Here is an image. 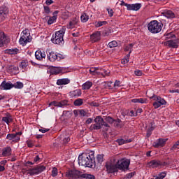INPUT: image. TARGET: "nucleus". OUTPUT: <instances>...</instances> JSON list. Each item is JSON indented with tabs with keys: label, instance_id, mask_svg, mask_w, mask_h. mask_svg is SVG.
<instances>
[{
	"label": "nucleus",
	"instance_id": "c9c22d12",
	"mask_svg": "<svg viewBox=\"0 0 179 179\" xmlns=\"http://www.w3.org/2000/svg\"><path fill=\"white\" fill-rule=\"evenodd\" d=\"M73 104L74 106H76V107H79L80 106H82V104H83V99H78L74 101Z\"/></svg>",
	"mask_w": 179,
	"mask_h": 179
},
{
	"label": "nucleus",
	"instance_id": "79ce46f5",
	"mask_svg": "<svg viewBox=\"0 0 179 179\" xmlns=\"http://www.w3.org/2000/svg\"><path fill=\"white\" fill-rule=\"evenodd\" d=\"M114 122L115 127H117V128H122V127H124V124H121V120L117 119Z\"/></svg>",
	"mask_w": 179,
	"mask_h": 179
},
{
	"label": "nucleus",
	"instance_id": "7ed1b4c3",
	"mask_svg": "<svg viewBox=\"0 0 179 179\" xmlns=\"http://www.w3.org/2000/svg\"><path fill=\"white\" fill-rule=\"evenodd\" d=\"M65 31H66V28L65 27H63L60 30L56 31L52 36V43H53V44H59V45L64 44V36L65 35Z\"/></svg>",
	"mask_w": 179,
	"mask_h": 179
},
{
	"label": "nucleus",
	"instance_id": "f704fd0d",
	"mask_svg": "<svg viewBox=\"0 0 179 179\" xmlns=\"http://www.w3.org/2000/svg\"><path fill=\"white\" fill-rule=\"evenodd\" d=\"M167 176V173L166 172H161L157 176H155V179H163Z\"/></svg>",
	"mask_w": 179,
	"mask_h": 179
},
{
	"label": "nucleus",
	"instance_id": "f257e3e1",
	"mask_svg": "<svg viewBox=\"0 0 179 179\" xmlns=\"http://www.w3.org/2000/svg\"><path fill=\"white\" fill-rule=\"evenodd\" d=\"M94 152L90 151L89 153H83L78 156L79 166L84 167H92L94 164Z\"/></svg>",
	"mask_w": 179,
	"mask_h": 179
},
{
	"label": "nucleus",
	"instance_id": "37998d69",
	"mask_svg": "<svg viewBox=\"0 0 179 179\" xmlns=\"http://www.w3.org/2000/svg\"><path fill=\"white\" fill-rule=\"evenodd\" d=\"M109 48H114L115 47H117L118 43L116 41H113L108 43Z\"/></svg>",
	"mask_w": 179,
	"mask_h": 179
},
{
	"label": "nucleus",
	"instance_id": "c85d7f7f",
	"mask_svg": "<svg viewBox=\"0 0 179 179\" xmlns=\"http://www.w3.org/2000/svg\"><path fill=\"white\" fill-rule=\"evenodd\" d=\"M116 142L120 145H125V143H131V142H132V139H126V140H124V138H120V139L116 140Z\"/></svg>",
	"mask_w": 179,
	"mask_h": 179
},
{
	"label": "nucleus",
	"instance_id": "f03ea898",
	"mask_svg": "<svg viewBox=\"0 0 179 179\" xmlns=\"http://www.w3.org/2000/svg\"><path fill=\"white\" fill-rule=\"evenodd\" d=\"M66 177L68 179L71 178H86V179H95L94 175L87 174V173H82V172L79 171H68L66 173Z\"/></svg>",
	"mask_w": 179,
	"mask_h": 179
},
{
	"label": "nucleus",
	"instance_id": "774afa93",
	"mask_svg": "<svg viewBox=\"0 0 179 179\" xmlns=\"http://www.w3.org/2000/svg\"><path fill=\"white\" fill-rule=\"evenodd\" d=\"M45 3L46 5H51L52 3H54V1L52 0H46Z\"/></svg>",
	"mask_w": 179,
	"mask_h": 179
},
{
	"label": "nucleus",
	"instance_id": "603ef678",
	"mask_svg": "<svg viewBox=\"0 0 179 179\" xmlns=\"http://www.w3.org/2000/svg\"><path fill=\"white\" fill-rule=\"evenodd\" d=\"M26 143L28 146V148H33V146H34V144L33 143V141L31 140H27L26 141Z\"/></svg>",
	"mask_w": 179,
	"mask_h": 179
},
{
	"label": "nucleus",
	"instance_id": "473e14b6",
	"mask_svg": "<svg viewBox=\"0 0 179 179\" xmlns=\"http://www.w3.org/2000/svg\"><path fill=\"white\" fill-rule=\"evenodd\" d=\"M80 19H81V22H83V23H86V22H87V20H89V15H87V14H86V13H83L82 14V15L80 16Z\"/></svg>",
	"mask_w": 179,
	"mask_h": 179
},
{
	"label": "nucleus",
	"instance_id": "4c0bfd02",
	"mask_svg": "<svg viewBox=\"0 0 179 179\" xmlns=\"http://www.w3.org/2000/svg\"><path fill=\"white\" fill-rule=\"evenodd\" d=\"M15 89H23V83L17 81L15 84H13Z\"/></svg>",
	"mask_w": 179,
	"mask_h": 179
},
{
	"label": "nucleus",
	"instance_id": "2f4dec72",
	"mask_svg": "<svg viewBox=\"0 0 179 179\" xmlns=\"http://www.w3.org/2000/svg\"><path fill=\"white\" fill-rule=\"evenodd\" d=\"M78 24V19L76 17L73 18L69 22V24L68 25V29H73V27H75V24Z\"/></svg>",
	"mask_w": 179,
	"mask_h": 179
},
{
	"label": "nucleus",
	"instance_id": "bf43d9fd",
	"mask_svg": "<svg viewBox=\"0 0 179 179\" xmlns=\"http://www.w3.org/2000/svg\"><path fill=\"white\" fill-rule=\"evenodd\" d=\"M50 129H40L39 132H42V134H45V132H48Z\"/></svg>",
	"mask_w": 179,
	"mask_h": 179
},
{
	"label": "nucleus",
	"instance_id": "3c124183",
	"mask_svg": "<svg viewBox=\"0 0 179 179\" xmlns=\"http://www.w3.org/2000/svg\"><path fill=\"white\" fill-rule=\"evenodd\" d=\"M108 14L109 15L110 17H113L114 16V11L111 8L106 9Z\"/></svg>",
	"mask_w": 179,
	"mask_h": 179
},
{
	"label": "nucleus",
	"instance_id": "5701e85b",
	"mask_svg": "<svg viewBox=\"0 0 179 179\" xmlns=\"http://www.w3.org/2000/svg\"><path fill=\"white\" fill-rule=\"evenodd\" d=\"M69 83H71V80H69V78H62L57 80V85L58 86H62V85H69Z\"/></svg>",
	"mask_w": 179,
	"mask_h": 179
},
{
	"label": "nucleus",
	"instance_id": "9b49d317",
	"mask_svg": "<svg viewBox=\"0 0 179 179\" xmlns=\"http://www.w3.org/2000/svg\"><path fill=\"white\" fill-rule=\"evenodd\" d=\"M45 171V166L43 165H38V166L33 168V169H29L27 170V174H29V176H37L38 174H41V173H43V171Z\"/></svg>",
	"mask_w": 179,
	"mask_h": 179
},
{
	"label": "nucleus",
	"instance_id": "ea45409f",
	"mask_svg": "<svg viewBox=\"0 0 179 179\" xmlns=\"http://www.w3.org/2000/svg\"><path fill=\"white\" fill-rule=\"evenodd\" d=\"M96 159H97L98 163H99V164H101L103 163V162H104V155H98L96 157Z\"/></svg>",
	"mask_w": 179,
	"mask_h": 179
},
{
	"label": "nucleus",
	"instance_id": "72a5a7b5",
	"mask_svg": "<svg viewBox=\"0 0 179 179\" xmlns=\"http://www.w3.org/2000/svg\"><path fill=\"white\" fill-rule=\"evenodd\" d=\"M100 75L103 76V78L106 76H108L110 75V71L109 70H102L99 69Z\"/></svg>",
	"mask_w": 179,
	"mask_h": 179
},
{
	"label": "nucleus",
	"instance_id": "de8ad7c7",
	"mask_svg": "<svg viewBox=\"0 0 179 179\" xmlns=\"http://www.w3.org/2000/svg\"><path fill=\"white\" fill-rule=\"evenodd\" d=\"M65 106H68V101L64 100V101L58 102V107H65Z\"/></svg>",
	"mask_w": 179,
	"mask_h": 179
},
{
	"label": "nucleus",
	"instance_id": "bb28decb",
	"mask_svg": "<svg viewBox=\"0 0 179 179\" xmlns=\"http://www.w3.org/2000/svg\"><path fill=\"white\" fill-rule=\"evenodd\" d=\"M13 120L12 115L9 113H6V116L2 117V121L6 122L8 125H9L10 122H12Z\"/></svg>",
	"mask_w": 179,
	"mask_h": 179
},
{
	"label": "nucleus",
	"instance_id": "4d7b16f0",
	"mask_svg": "<svg viewBox=\"0 0 179 179\" xmlns=\"http://www.w3.org/2000/svg\"><path fill=\"white\" fill-rule=\"evenodd\" d=\"M50 107H51V106H55V107H58V102L54 101H52L49 103Z\"/></svg>",
	"mask_w": 179,
	"mask_h": 179
},
{
	"label": "nucleus",
	"instance_id": "ddd939ff",
	"mask_svg": "<svg viewBox=\"0 0 179 179\" xmlns=\"http://www.w3.org/2000/svg\"><path fill=\"white\" fill-rule=\"evenodd\" d=\"M166 164H167L166 162H162L159 160H152L148 163V166L152 169L160 167V166H166Z\"/></svg>",
	"mask_w": 179,
	"mask_h": 179
},
{
	"label": "nucleus",
	"instance_id": "393cba45",
	"mask_svg": "<svg viewBox=\"0 0 179 179\" xmlns=\"http://www.w3.org/2000/svg\"><path fill=\"white\" fill-rule=\"evenodd\" d=\"M131 103H140L141 104H148V99L146 98H139L133 99L131 100Z\"/></svg>",
	"mask_w": 179,
	"mask_h": 179
},
{
	"label": "nucleus",
	"instance_id": "0eeeda50",
	"mask_svg": "<svg viewBox=\"0 0 179 179\" xmlns=\"http://www.w3.org/2000/svg\"><path fill=\"white\" fill-rule=\"evenodd\" d=\"M129 164H131V161L127 159H121L116 160V165L117 170H121L122 171H127L129 169Z\"/></svg>",
	"mask_w": 179,
	"mask_h": 179
},
{
	"label": "nucleus",
	"instance_id": "2eb2a0df",
	"mask_svg": "<svg viewBox=\"0 0 179 179\" xmlns=\"http://www.w3.org/2000/svg\"><path fill=\"white\" fill-rule=\"evenodd\" d=\"M166 142H167V138H159L153 143L152 146L154 148H163L166 145Z\"/></svg>",
	"mask_w": 179,
	"mask_h": 179
},
{
	"label": "nucleus",
	"instance_id": "4468645a",
	"mask_svg": "<svg viewBox=\"0 0 179 179\" xmlns=\"http://www.w3.org/2000/svg\"><path fill=\"white\" fill-rule=\"evenodd\" d=\"M9 13V10L5 6L0 7V20H5Z\"/></svg>",
	"mask_w": 179,
	"mask_h": 179
},
{
	"label": "nucleus",
	"instance_id": "338daca9",
	"mask_svg": "<svg viewBox=\"0 0 179 179\" xmlns=\"http://www.w3.org/2000/svg\"><path fill=\"white\" fill-rule=\"evenodd\" d=\"M126 8H127V10H132V4L127 3V6Z\"/></svg>",
	"mask_w": 179,
	"mask_h": 179
},
{
	"label": "nucleus",
	"instance_id": "58836bf2",
	"mask_svg": "<svg viewBox=\"0 0 179 179\" xmlns=\"http://www.w3.org/2000/svg\"><path fill=\"white\" fill-rule=\"evenodd\" d=\"M55 22H57V16L54 15L49 18L48 24H52L53 23H55Z\"/></svg>",
	"mask_w": 179,
	"mask_h": 179
},
{
	"label": "nucleus",
	"instance_id": "aec40b11",
	"mask_svg": "<svg viewBox=\"0 0 179 179\" xmlns=\"http://www.w3.org/2000/svg\"><path fill=\"white\" fill-rule=\"evenodd\" d=\"M35 57L38 61H41L43 58H45V52L41 50H36L35 52Z\"/></svg>",
	"mask_w": 179,
	"mask_h": 179
},
{
	"label": "nucleus",
	"instance_id": "052dcab7",
	"mask_svg": "<svg viewBox=\"0 0 179 179\" xmlns=\"http://www.w3.org/2000/svg\"><path fill=\"white\" fill-rule=\"evenodd\" d=\"M69 141H71V138L69 137H65L63 139V143H68V142H69Z\"/></svg>",
	"mask_w": 179,
	"mask_h": 179
},
{
	"label": "nucleus",
	"instance_id": "f3484780",
	"mask_svg": "<svg viewBox=\"0 0 179 179\" xmlns=\"http://www.w3.org/2000/svg\"><path fill=\"white\" fill-rule=\"evenodd\" d=\"M13 84L12 83H8L6 81H3L0 85V90H10L13 89Z\"/></svg>",
	"mask_w": 179,
	"mask_h": 179
},
{
	"label": "nucleus",
	"instance_id": "4be33fe9",
	"mask_svg": "<svg viewBox=\"0 0 179 179\" xmlns=\"http://www.w3.org/2000/svg\"><path fill=\"white\" fill-rule=\"evenodd\" d=\"M69 96L71 97H80V96H82V91L80 89L71 91L69 92Z\"/></svg>",
	"mask_w": 179,
	"mask_h": 179
},
{
	"label": "nucleus",
	"instance_id": "cd10ccee",
	"mask_svg": "<svg viewBox=\"0 0 179 179\" xmlns=\"http://www.w3.org/2000/svg\"><path fill=\"white\" fill-rule=\"evenodd\" d=\"M8 72H12L13 73H19V67L13 65H10L8 66Z\"/></svg>",
	"mask_w": 179,
	"mask_h": 179
},
{
	"label": "nucleus",
	"instance_id": "a18cd8bd",
	"mask_svg": "<svg viewBox=\"0 0 179 179\" xmlns=\"http://www.w3.org/2000/svg\"><path fill=\"white\" fill-rule=\"evenodd\" d=\"M132 48H134V43H131L127 45L124 48V51H129V52H132Z\"/></svg>",
	"mask_w": 179,
	"mask_h": 179
},
{
	"label": "nucleus",
	"instance_id": "a211bd4d",
	"mask_svg": "<svg viewBox=\"0 0 179 179\" xmlns=\"http://www.w3.org/2000/svg\"><path fill=\"white\" fill-rule=\"evenodd\" d=\"M101 38V33L100 31H96L90 36V40L92 43H97Z\"/></svg>",
	"mask_w": 179,
	"mask_h": 179
},
{
	"label": "nucleus",
	"instance_id": "49530a36",
	"mask_svg": "<svg viewBox=\"0 0 179 179\" xmlns=\"http://www.w3.org/2000/svg\"><path fill=\"white\" fill-rule=\"evenodd\" d=\"M107 24V21H99L96 23V27H101V26H104Z\"/></svg>",
	"mask_w": 179,
	"mask_h": 179
},
{
	"label": "nucleus",
	"instance_id": "9d476101",
	"mask_svg": "<svg viewBox=\"0 0 179 179\" xmlns=\"http://www.w3.org/2000/svg\"><path fill=\"white\" fill-rule=\"evenodd\" d=\"M30 41H31V37L30 36V34H29L27 31L24 29L22 32V36L19 40V43L21 45L24 46L26 45V44H27V43H30Z\"/></svg>",
	"mask_w": 179,
	"mask_h": 179
},
{
	"label": "nucleus",
	"instance_id": "09e8293b",
	"mask_svg": "<svg viewBox=\"0 0 179 179\" xmlns=\"http://www.w3.org/2000/svg\"><path fill=\"white\" fill-rule=\"evenodd\" d=\"M57 176H58V169L55 167L52 170V177H57Z\"/></svg>",
	"mask_w": 179,
	"mask_h": 179
},
{
	"label": "nucleus",
	"instance_id": "864d4df0",
	"mask_svg": "<svg viewBox=\"0 0 179 179\" xmlns=\"http://www.w3.org/2000/svg\"><path fill=\"white\" fill-rule=\"evenodd\" d=\"M166 38H174L176 37V35L173 33H169L166 34Z\"/></svg>",
	"mask_w": 179,
	"mask_h": 179
},
{
	"label": "nucleus",
	"instance_id": "69168bd1",
	"mask_svg": "<svg viewBox=\"0 0 179 179\" xmlns=\"http://www.w3.org/2000/svg\"><path fill=\"white\" fill-rule=\"evenodd\" d=\"M71 36H73V37H79V32H73L71 33Z\"/></svg>",
	"mask_w": 179,
	"mask_h": 179
},
{
	"label": "nucleus",
	"instance_id": "c756f323",
	"mask_svg": "<svg viewBox=\"0 0 179 179\" xmlns=\"http://www.w3.org/2000/svg\"><path fill=\"white\" fill-rule=\"evenodd\" d=\"M27 66H29V61L27 60H22L19 64V67L24 69V71L27 69Z\"/></svg>",
	"mask_w": 179,
	"mask_h": 179
},
{
	"label": "nucleus",
	"instance_id": "dca6fc26",
	"mask_svg": "<svg viewBox=\"0 0 179 179\" xmlns=\"http://www.w3.org/2000/svg\"><path fill=\"white\" fill-rule=\"evenodd\" d=\"M165 44L171 48H178L179 39L167 41Z\"/></svg>",
	"mask_w": 179,
	"mask_h": 179
},
{
	"label": "nucleus",
	"instance_id": "7c9ffc66",
	"mask_svg": "<svg viewBox=\"0 0 179 179\" xmlns=\"http://www.w3.org/2000/svg\"><path fill=\"white\" fill-rule=\"evenodd\" d=\"M92 86H93V83L91 81H87L82 85V87L83 90H89Z\"/></svg>",
	"mask_w": 179,
	"mask_h": 179
},
{
	"label": "nucleus",
	"instance_id": "c03bdc74",
	"mask_svg": "<svg viewBox=\"0 0 179 179\" xmlns=\"http://www.w3.org/2000/svg\"><path fill=\"white\" fill-rule=\"evenodd\" d=\"M78 114L80 117H87V112L83 109L78 110Z\"/></svg>",
	"mask_w": 179,
	"mask_h": 179
},
{
	"label": "nucleus",
	"instance_id": "e2e57ef3",
	"mask_svg": "<svg viewBox=\"0 0 179 179\" xmlns=\"http://www.w3.org/2000/svg\"><path fill=\"white\" fill-rule=\"evenodd\" d=\"M91 106H92L93 107H99V103L93 101L91 103Z\"/></svg>",
	"mask_w": 179,
	"mask_h": 179
},
{
	"label": "nucleus",
	"instance_id": "39448f33",
	"mask_svg": "<svg viewBox=\"0 0 179 179\" xmlns=\"http://www.w3.org/2000/svg\"><path fill=\"white\" fill-rule=\"evenodd\" d=\"M148 31L150 33H152V34H156L157 33H160L162 31V24L159 22L157 20H152L149 22L148 24Z\"/></svg>",
	"mask_w": 179,
	"mask_h": 179
},
{
	"label": "nucleus",
	"instance_id": "b1692460",
	"mask_svg": "<svg viewBox=\"0 0 179 179\" xmlns=\"http://www.w3.org/2000/svg\"><path fill=\"white\" fill-rule=\"evenodd\" d=\"M90 73L94 76H100V69L97 67H92L90 69Z\"/></svg>",
	"mask_w": 179,
	"mask_h": 179
},
{
	"label": "nucleus",
	"instance_id": "20e7f679",
	"mask_svg": "<svg viewBox=\"0 0 179 179\" xmlns=\"http://www.w3.org/2000/svg\"><path fill=\"white\" fill-rule=\"evenodd\" d=\"M95 124H92L90 127L91 131H99V129H101L103 127H106V128H110V125L107 124V122H104V119L101 117V116H96L94 120Z\"/></svg>",
	"mask_w": 179,
	"mask_h": 179
},
{
	"label": "nucleus",
	"instance_id": "f8f14e48",
	"mask_svg": "<svg viewBox=\"0 0 179 179\" xmlns=\"http://www.w3.org/2000/svg\"><path fill=\"white\" fill-rule=\"evenodd\" d=\"M22 131L17 132L15 134H8L6 136V139L10 141L13 143H17L20 141V136L22 135Z\"/></svg>",
	"mask_w": 179,
	"mask_h": 179
},
{
	"label": "nucleus",
	"instance_id": "1a4fd4ad",
	"mask_svg": "<svg viewBox=\"0 0 179 179\" xmlns=\"http://www.w3.org/2000/svg\"><path fill=\"white\" fill-rule=\"evenodd\" d=\"M150 99H152L155 101L152 103V106L154 108H155V110L159 108V107H162V106H166V104L167 103V102L166 101V100H164V99L159 96L154 95Z\"/></svg>",
	"mask_w": 179,
	"mask_h": 179
},
{
	"label": "nucleus",
	"instance_id": "6ab92c4d",
	"mask_svg": "<svg viewBox=\"0 0 179 179\" xmlns=\"http://www.w3.org/2000/svg\"><path fill=\"white\" fill-rule=\"evenodd\" d=\"M8 36L5 35L3 31H0V47H3L4 44H8Z\"/></svg>",
	"mask_w": 179,
	"mask_h": 179
},
{
	"label": "nucleus",
	"instance_id": "412c9836",
	"mask_svg": "<svg viewBox=\"0 0 179 179\" xmlns=\"http://www.w3.org/2000/svg\"><path fill=\"white\" fill-rule=\"evenodd\" d=\"M164 16L167 19H174L176 17V13L170 10H166L163 13Z\"/></svg>",
	"mask_w": 179,
	"mask_h": 179
},
{
	"label": "nucleus",
	"instance_id": "a878e982",
	"mask_svg": "<svg viewBox=\"0 0 179 179\" xmlns=\"http://www.w3.org/2000/svg\"><path fill=\"white\" fill-rule=\"evenodd\" d=\"M2 155L4 157L10 156L12 155V148L10 147H6L3 149Z\"/></svg>",
	"mask_w": 179,
	"mask_h": 179
},
{
	"label": "nucleus",
	"instance_id": "a19ab883",
	"mask_svg": "<svg viewBox=\"0 0 179 179\" xmlns=\"http://www.w3.org/2000/svg\"><path fill=\"white\" fill-rule=\"evenodd\" d=\"M142 6L141 5V3H135V4H132V8H131V10H139V9H141V7Z\"/></svg>",
	"mask_w": 179,
	"mask_h": 179
},
{
	"label": "nucleus",
	"instance_id": "e433bc0d",
	"mask_svg": "<svg viewBox=\"0 0 179 179\" xmlns=\"http://www.w3.org/2000/svg\"><path fill=\"white\" fill-rule=\"evenodd\" d=\"M17 52H19V49L17 48H15V49H8L7 50V53L10 54L11 55H13L15 54H17Z\"/></svg>",
	"mask_w": 179,
	"mask_h": 179
},
{
	"label": "nucleus",
	"instance_id": "5fc2aeb1",
	"mask_svg": "<svg viewBox=\"0 0 179 179\" xmlns=\"http://www.w3.org/2000/svg\"><path fill=\"white\" fill-rule=\"evenodd\" d=\"M106 121L107 122H109V124H113V122H114V119H113V117L108 116L106 117Z\"/></svg>",
	"mask_w": 179,
	"mask_h": 179
},
{
	"label": "nucleus",
	"instance_id": "6e6552de",
	"mask_svg": "<svg viewBox=\"0 0 179 179\" xmlns=\"http://www.w3.org/2000/svg\"><path fill=\"white\" fill-rule=\"evenodd\" d=\"M47 58L50 62H55L57 59H64V56L61 54H58L51 50H48L46 52Z\"/></svg>",
	"mask_w": 179,
	"mask_h": 179
},
{
	"label": "nucleus",
	"instance_id": "13d9d810",
	"mask_svg": "<svg viewBox=\"0 0 179 179\" xmlns=\"http://www.w3.org/2000/svg\"><path fill=\"white\" fill-rule=\"evenodd\" d=\"M129 115H130V117H137L136 112H135L134 110L130 111Z\"/></svg>",
	"mask_w": 179,
	"mask_h": 179
},
{
	"label": "nucleus",
	"instance_id": "423d86ee",
	"mask_svg": "<svg viewBox=\"0 0 179 179\" xmlns=\"http://www.w3.org/2000/svg\"><path fill=\"white\" fill-rule=\"evenodd\" d=\"M105 167L108 173H117V171H118L117 159H115V158H112L110 161L106 163Z\"/></svg>",
	"mask_w": 179,
	"mask_h": 179
},
{
	"label": "nucleus",
	"instance_id": "8fccbe9b",
	"mask_svg": "<svg viewBox=\"0 0 179 179\" xmlns=\"http://www.w3.org/2000/svg\"><path fill=\"white\" fill-rule=\"evenodd\" d=\"M118 87H121V81L116 80L114 83V88L118 89Z\"/></svg>",
	"mask_w": 179,
	"mask_h": 179
},
{
	"label": "nucleus",
	"instance_id": "6e6d98bb",
	"mask_svg": "<svg viewBox=\"0 0 179 179\" xmlns=\"http://www.w3.org/2000/svg\"><path fill=\"white\" fill-rule=\"evenodd\" d=\"M134 74L136 75V76H142V71H141V70H136L134 71Z\"/></svg>",
	"mask_w": 179,
	"mask_h": 179
},
{
	"label": "nucleus",
	"instance_id": "680f3d73",
	"mask_svg": "<svg viewBox=\"0 0 179 179\" xmlns=\"http://www.w3.org/2000/svg\"><path fill=\"white\" fill-rule=\"evenodd\" d=\"M44 10L46 13H50V7L48 6H44Z\"/></svg>",
	"mask_w": 179,
	"mask_h": 179
},
{
	"label": "nucleus",
	"instance_id": "0e129e2a",
	"mask_svg": "<svg viewBox=\"0 0 179 179\" xmlns=\"http://www.w3.org/2000/svg\"><path fill=\"white\" fill-rule=\"evenodd\" d=\"M92 122H93V118L90 117L86 120V124H92Z\"/></svg>",
	"mask_w": 179,
	"mask_h": 179
}]
</instances>
